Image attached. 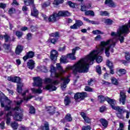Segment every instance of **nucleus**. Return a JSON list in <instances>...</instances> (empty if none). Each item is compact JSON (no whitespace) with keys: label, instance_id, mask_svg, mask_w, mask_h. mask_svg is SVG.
<instances>
[{"label":"nucleus","instance_id":"f257e3e1","mask_svg":"<svg viewBox=\"0 0 130 130\" xmlns=\"http://www.w3.org/2000/svg\"><path fill=\"white\" fill-rule=\"evenodd\" d=\"M56 68L58 70L59 72H56V69L55 67L52 66L51 67L50 72L51 73V76L53 73L54 74V77L55 78H60V80L63 81V83L61 84V88L62 90H64L67 86V85L69 83L70 80L69 79V76L67 77H62L63 74L66 73L68 70H71L74 74H77V73H85V58L80 59L73 66H69L66 68V70H63L62 67H61L60 63H57L56 64Z\"/></svg>","mask_w":130,"mask_h":130},{"label":"nucleus","instance_id":"f03ea898","mask_svg":"<svg viewBox=\"0 0 130 130\" xmlns=\"http://www.w3.org/2000/svg\"><path fill=\"white\" fill-rule=\"evenodd\" d=\"M71 13L68 11H60L58 13H53L52 15H50L49 17H47L46 14L41 13V16L43 18L44 21H50L51 22H55L59 20V17H68L70 16Z\"/></svg>","mask_w":130,"mask_h":130},{"label":"nucleus","instance_id":"7ed1b4c3","mask_svg":"<svg viewBox=\"0 0 130 130\" xmlns=\"http://www.w3.org/2000/svg\"><path fill=\"white\" fill-rule=\"evenodd\" d=\"M130 20L128 23L121 25L118 28V38L120 43H123L124 37L130 32Z\"/></svg>","mask_w":130,"mask_h":130},{"label":"nucleus","instance_id":"20e7f679","mask_svg":"<svg viewBox=\"0 0 130 130\" xmlns=\"http://www.w3.org/2000/svg\"><path fill=\"white\" fill-rule=\"evenodd\" d=\"M59 82L60 81L59 80H54L53 81L50 78H46L45 83L46 86L44 87V89H47V90H49V91H55L57 89L56 85L59 84Z\"/></svg>","mask_w":130,"mask_h":130},{"label":"nucleus","instance_id":"39448f33","mask_svg":"<svg viewBox=\"0 0 130 130\" xmlns=\"http://www.w3.org/2000/svg\"><path fill=\"white\" fill-rule=\"evenodd\" d=\"M8 80L12 81V82H16L17 84V90L18 93H21L22 89V87L23 86V83L21 82V79L20 77L9 76L8 77Z\"/></svg>","mask_w":130,"mask_h":130},{"label":"nucleus","instance_id":"423d86ee","mask_svg":"<svg viewBox=\"0 0 130 130\" xmlns=\"http://www.w3.org/2000/svg\"><path fill=\"white\" fill-rule=\"evenodd\" d=\"M1 106V107H5V110H10L11 109L10 105L12 101L8 98L6 96L5 97H0ZM7 103L8 105H7Z\"/></svg>","mask_w":130,"mask_h":130},{"label":"nucleus","instance_id":"0eeeda50","mask_svg":"<svg viewBox=\"0 0 130 130\" xmlns=\"http://www.w3.org/2000/svg\"><path fill=\"white\" fill-rule=\"evenodd\" d=\"M34 3V0H27L26 2L24 1V4L26 6H32V7L31 9V15L34 16V17H38L39 15V12L38 10H37L35 7Z\"/></svg>","mask_w":130,"mask_h":130},{"label":"nucleus","instance_id":"6e6552de","mask_svg":"<svg viewBox=\"0 0 130 130\" xmlns=\"http://www.w3.org/2000/svg\"><path fill=\"white\" fill-rule=\"evenodd\" d=\"M126 91L125 90H121L120 92L119 95V101L120 103H122V104H125V102L126 100L127 96L126 95Z\"/></svg>","mask_w":130,"mask_h":130},{"label":"nucleus","instance_id":"1a4fd4ad","mask_svg":"<svg viewBox=\"0 0 130 130\" xmlns=\"http://www.w3.org/2000/svg\"><path fill=\"white\" fill-rule=\"evenodd\" d=\"M80 49L79 47H76V48L73 49L72 53L67 55L68 58L71 59V60H76V57L75 56L76 52L80 50Z\"/></svg>","mask_w":130,"mask_h":130},{"label":"nucleus","instance_id":"9d476101","mask_svg":"<svg viewBox=\"0 0 130 130\" xmlns=\"http://www.w3.org/2000/svg\"><path fill=\"white\" fill-rule=\"evenodd\" d=\"M33 80L34 82L33 83L34 86L42 87L43 85V80L40 77H34Z\"/></svg>","mask_w":130,"mask_h":130},{"label":"nucleus","instance_id":"9b49d317","mask_svg":"<svg viewBox=\"0 0 130 130\" xmlns=\"http://www.w3.org/2000/svg\"><path fill=\"white\" fill-rule=\"evenodd\" d=\"M111 106L113 109H114L115 110H117L119 113L122 112V109L119 106H116L115 104L116 103V101L115 100V99H111Z\"/></svg>","mask_w":130,"mask_h":130},{"label":"nucleus","instance_id":"f8f14e48","mask_svg":"<svg viewBox=\"0 0 130 130\" xmlns=\"http://www.w3.org/2000/svg\"><path fill=\"white\" fill-rule=\"evenodd\" d=\"M87 96V92H82L80 93V92H77L75 94L74 98L76 101H78V99L82 100L84 99L85 97Z\"/></svg>","mask_w":130,"mask_h":130},{"label":"nucleus","instance_id":"ddd939ff","mask_svg":"<svg viewBox=\"0 0 130 130\" xmlns=\"http://www.w3.org/2000/svg\"><path fill=\"white\" fill-rule=\"evenodd\" d=\"M98 99L101 103H103L104 101H105V100H106V101H107V102L108 103H109V104H110V105H111V99L109 98V97H108V96L104 97V96H103V95H99Z\"/></svg>","mask_w":130,"mask_h":130},{"label":"nucleus","instance_id":"4468645a","mask_svg":"<svg viewBox=\"0 0 130 130\" xmlns=\"http://www.w3.org/2000/svg\"><path fill=\"white\" fill-rule=\"evenodd\" d=\"M58 55L57 51H56V50H52L50 53V58L53 61H56Z\"/></svg>","mask_w":130,"mask_h":130},{"label":"nucleus","instance_id":"2eb2a0df","mask_svg":"<svg viewBox=\"0 0 130 130\" xmlns=\"http://www.w3.org/2000/svg\"><path fill=\"white\" fill-rule=\"evenodd\" d=\"M35 62L34 60L31 59L30 60H28V61L27 62V66L28 69H30V70H32L34 69L35 67Z\"/></svg>","mask_w":130,"mask_h":130},{"label":"nucleus","instance_id":"dca6fc26","mask_svg":"<svg viewBox=\"0 0 130 130\" xmlns=\"http://www.w3.org/2000/svg\"><path fill=\"white\" fill-rule=\"evenodd\" d=\"M35 53L32 51H29L28 53H26L25 56H24L23 59L24 61H26L29 58H33L34 57Z\"/></svg>","mask_w":130,"mask_h":130},{"label":"nucleus","instance_id":"f3484780","mask_svg":"<svg viewBox=\"0 0 130 130\" xmlns=\"http://www.w3.org/2000/svg\"><path fill=\"white\" fill-rule=\"evenodd\" d=\"M83 25V22L81 20H76L75 23L73 25L71 26V28H78L81 25Z\"/></svg>","mask_w":130,"mask_h":130},{"label":"nucleus","instance_id":"a211bd4d","mask_svg":"<svg viewBox=\"0 0 130 130\" xmlns=\"http://www.w3.org/2000/svg\"><path fill=\"white\" fill-rule=\"evenodd\" d=\"M22 113H19L18 112H16L13 115V119L14 120H21L22 118Z\"/></svg>","mask_w":130,"mask_h":130},{"label":"nucleus","instance_id":"6ab92c4d","mask_svg":"<svg viewBox=\"0 0 130 130\" xmlns=\"http://www.w3.org/2000/svg\"><path fill=\"white\" fill-rule=\"evenodd\" d=\"M105 4L108 5L110 8H115L116 7V4L112 0H106Z\"/></svg>","mask_w":130,"mask_h":130},{"label":"nucleus","instance_id":"aec40b11","mask_svg":"<svg viewBox=\"0 0 130 130\" xmlns=\"http://www.w3.org/2000/svg\"><path fill=\"white\" fill-rule=\"evenodd\" d=\"M80 114L86 122H87L88 123H90L91 122L90 118L87 116V114H86L85 112H80Z\"/></svg>","mask_w":130,"mask_h":130},{"label":"nucleus","instance_id":"412c9836","mask_svg":"<svg viewBox=\"0 0 130 130\" xmlns=\"http://www.w3.org/2000/svg\"><path fill=\"white\" fill-rule=\"evenodd\" d=\"M23 50V47L21 45H18V46H17L15 49V53L17 55H20V54L22 53Z\"/></svg>","mask_w":130,"mask_h":130},{"label":"nucleus","instance_id":"4be33fe9","mask_svg":"<svg viewBox=\"0 0 130 130\" xmlns=\"http://www.w3.org/2000/svg\"><path fill=\"white\" fill-rule=\"evenodd\" d=\"M100 121L101 123H102L103 126L105 127V128H106L108 125V121L106 119H105L104 118H101L100 119Z\"/></svg>","mask_w":130,"mask_h":130},{"label":"nucleus","instance_id":"5701e85b","mask_svg":"<svg viewBox=\"0 0 130 130\" xmlns=\"http://www.w3.org/2000/svg\"><path fill=\"white\" fill-rule=\"evenodd\" d=\"M5 39V41L6 42H9L10 40V37L9 36V35L5 34L4 36H3L2 35H0V40H3Z\"/></svg>","mask_w":130,"mask_h":130},{"label":"nucleus","instance_id":"b1692460","mask_svg":"<svg viewBox=\"0 0 130 130\" xmlns=\"http://www.w3.org/2000/svg\"><path fill=\"white\" fill-rule=\"evenodd\" d=\"M12 115V111H9L8 113L6 114V123L7 124H10L11 122V117L10 116H11Z\"/></svg>","mask_w":130,"mask_h":130},{"label":"nucleus","instance_id":"393cba45","mask_svg":"<svg viewBox=\"0 0 130 130\" xmlns=\"http://www.w3.org/2000/svg\"><path fill=\"white\" fill-rule=\"evenodd\" d=\"M28 89H27V90H25V91H24V92H23V93H21L22 95L23 96V98L24 99V100H25L26 101H28V100L29 99H31V98H32V97H33V96H32L31 95H29V96H27V97H25V95L26 94V93H28Z\"/></svg>","mask_w":130,"mask_h":130},{"label":"nucleus","instance_id":"a878e982","mask_svg":"<svg viewBox=\"0 0 130 130\" xmlns=\"http://www.w3.org/2000/svg\"><path fill=\"white\" fill-rule=\"evenodd\" d=\"M55 107H51V106H49L48 107V112L51 114H54V113H55Z\"/></svg>","mask_w":130,"mask_h":130},{"label":"nucleus","instance_id":"bb28decb","mask_svg":"<svg viewBox=\"0 0 130 130\" xmlns=\"http://www.w3.org/2000/svg\"><path fill=\"white\" fill-rule=\"evenodd\" d=\"M84 21H87V22H89L90 23H92L93 24H99V22L98 21H95V20H90L87 17H83Z\"/></svg>","mask_w":130,"mask_h":130},{"label":"nucleus","instance_id":"cd10ccee","mask_svg":"<svg viewBox=\"0 0 130 130\" xmlns=\"http://www.w3.org/2000/svg\"><path fill=\"white\" fill-rule=\"evenodd\" d=\"M26 106L29 107V113L34 114L36 112V109L34 106L30 104H26Z\"/></svg>","mask_w":130,"mask_h":130},{"label":"nucleus","instance_id":"c85d7f7f","mask_svg":"<svg viewBox=\"0 0 130 130\" xmlns=\"http://www.w3.org/2000/svg\"><path fill=\"white\" fill-rule=\"evenodd\" d=\"M67 58H68V55L67 56H62L60 59L61 63H67L68 62Z\"/></svg>","mask_w":130,"mask_h":130},{"label":"nucleus","instance_id":"c756f323","mask_svg":"<svg viewBox=\"0 0 130 130\" xmlns=\"http://www.w3.org/2000/svg\"><path fill=\"white\" fill-rule=\"evenodd\" d=\"M11 127L13 128V129H17L18 127V123L16 122V121H14L13 122H11Z\"/></svg>","mask_w":130,"mask_h":130},{"label":"nucleus","instance_id":"7c9ffc66","mask_svg":"<svg viewBox=\"0 0 130 130\" xmlns=\"http://www.w3.org/2000/svg\"><path fill=\"white\" fill-rule=\"evenodd\" d=\"M72 117L71 116V114H70V113H68L67 114H66V116H65V120L67 121H72Z\"/></svg>","mask_w":130,"mask_h":130},{"label":"nucleus","instance_id":"2f4dec72","mask_svg":"<svg viewBox=\"0 0 130 130\" xmlns=\"http://www.w3.org/2000/svg\"><path fill=\"white\" fill-rule=\"evenodd\" d=\"M111 80L113 84H114V85H118L119 84L118 80H117L116 78H115V77H112Z\"/></svg>","mask_w":130,"mask_h":130},{"label":"nucleus","instance_id":"473e14b6","mask_svg":"<svg viewBox=\"0 0 130 130\" xmlns=\"http://www.w3.org/2000/svg\"><path fill=\"white\" fill-rule=\"evenodd\" d=\"M85 16H92V17H94V13L93 11H86L85 13Z\"/></svg>","mask_w":130,"mask_h":130},{"label":"nucleus","instance_id":"72a5a7b5","mask_svg":"<svg viewBox=\"0 0 130 130\" xmlns=\"http://www.w3.org/2000/svg\"><path fill=\"white\" fill-rule=\"evenodd\" d=\"M49 6H50V2H49V1H48V2H46V3H43V4H42V7L43 9H45V8L49 7Z\"/></svg>","mask_w":130,"mask_h":130},{"label":"nucleus","instance_id":"f704fd0d","mask_svg":"<svg viewBox=\"0 0 130 130\" xmlns=\"http://www.w3.org/2000/svg\"><path fill=\"white\" fill-rule=\"evenodd\" d=\"M41 129L49 130V124L48 122H46L44 126H41Z\"/></svg>","mask_w":130,"mask_h":130},{"label":"nucleus","instance_id":"c9c22d12","mask_svg":"<svg viewBox=\"0 0 130 130\" xmlns=\"http://www.w3.org/2000/svg\"><path fill=\"white\" fill-rule=\"evenodd\" d=\"M38 68L39 70L42 71V72H47V69L45 66H40Z\"/></svg>","mask_w":130,"mask_h":130},{"label":"nucleus","instance_id":"e433bc0d","mask_svg":"<svg viewBox=\"0 0 130 130\" xmlns=\"http://www.w3.org/2000/svg\"><path fill=\"white\" fill-rule=\"evenodd\" d=\"M64 102L66 105H68L69 104H70V103L71 102V100H70V99L69 98V97H68V96H66L64 100Z\"/></svg>","mask_w":130,"mask_h":130},{"label":"nucleus","instance_id":"4c0bfd02","mask_svg":"<svg viewBox=\"0 0 130 130\" xmlns=\"http://www.w3.org/2000/svg\"><path fill=\"white\" fill-rule=\"evenodd\" d=\"M107 66H108V67L110 68V71L112 69V68H113V64L112 62H111V61H110L109 60H107Z\"/></svg>","mask_w":130,"mask_h":130},{"label":"nucleus","instance_id":"58836bf2","mask_svg":"<svg viewBox=\"0 0 130 130\" xmlns=\"http://www.w3.org/2000/svg\"><path fill=\"white\" fill-rule=\"evenodd\" d=\"M31 91L33 93H42V90L41 88H38V89H36V88H31Z\"/></svg>","mask_w":130,"mask_h":130},{"label":"nucleus","instance_id":"ea45409f","mask_svg":"<svg viewBox=\"0 0 130 130\" xmlns=\"http://www.w3.org/2000/svg\"><path fill=\"white\" fill-rule=\"evenodd\" d=\"M126 73V70L125 69H119V70L118 71V74L119 75H121L122 74H125Z\"/></svg>","mask_w":130,"mask_h":130},{"label":"nucleus","instance_id":"a19ab883","mask_svg":"<svg viewBox=\"0 0 130 130\" xmlns=\"http://www.w3.org/2000/svg\"><path fill=\"white\" fill-rule=\"evenodd\" d=\"M14 110H16L17 111H20V112H23L24 110L22 109L20 106H16L15 108H14Z\"/></svg>","mask_w":130,"mask_h":130},{"label":"nucleus","instance_id":"79ce46f5","mask_svg":"<svg viewBox=\"0 0 130 130\" xmlns=\"http://www.w3.org/2000/svg\"><path fill=\"white\" fill-rule=\"evenodd\" d=\"M126 59L128 62H130V53L129 52H126L125 55Z\"/></svg>","mask_w":130,"mask_h":130},{"label":"nucleus","instance_id":"37998d69","mask_svg":"<svg viewBox=\"0 0 130 130\" xmlns=\"http://www.w3.org/2000/svg\"><path fill=\"white\" fill-rule=\"evenodd\" d=\"M92 33L94 34V35H99L100 34H103L104 32L103 31H101V30H99V29H96L95 30H93Z\"/></svg>","mask_w":130,"mask_h":130},{"label":"nucleus","instance_id":"c03bdc74","mask_svg":"<svg viewBox=\"0 0 130 130\" xmlns=\"http://www.w3.org/2000/svg\"><path fill=\"white\" fill-rule=\"evenodd\" d=\"M96 71L97 73H98V74H99V75L102 74L101 67L100 66H96Z\"/></svg>","mask_w":130,"mask_h":130},{"label":"nucleus","instance_id":"a18cd8bd","mask_svg":"<svg viewBox=\"0 0 130 130\" xmlns=\"http://www.w3.org/2000/svg\"><path fill=\"white\" fill-rule=\"evenodd\" d=\"M16 35L18 38H21L23 36V32L22 31H20L19 30H17L16 32Z\"/></svg>","mask_w":130,"mask_h":130},{"label":"nucleus","instance_id":"49530a36","mask_svg":"<svg viewBox=\"0 0 130 130\" xmlns=\"http://www.w3.org/2000/svg\"><path fill=\"white\" fill-rule=\"evenodd\" d=\"M16 11L14 8H12L9 10L8 13L10 15H13V14H15Z\"/></svg>","mask_w":130,"mask_h":130},{"label":"nucleus","instance_id":"de8ad7c7","mask_svg":"<svg viewBox=\"0 0 130 130\" xmlns=\"http://www.w3.org/2000/svg\"><path fill=\"white\" fill-rule=\"evenodd\" d=\"M50 36L51 37H54L55 38H57V37H59V34L58 32H52V34H50Z\"/></svg>","mask_w":130,"mask_h":130},{"label":"nucleus","instance_id":"09e8293b","mask_svg":"<svg viewBox=\"0 0 130 130\" xmlns=\"http://www.w3.org/2000/svg\"><path fill=\"white\" fill-rule=\"evenodd\" d=\"M101 35H102V34H99L98 35V36H96V37H95L94 38V40L95 41H100L101 40H102V36H101Z\"/></svg>","mask_w":130,"mask_h":130},{"label":"nucleus","instance_id":"8fccbe9b","mask_svg":"<svg viewBox=\"0 0 130 130\" xmlns=\"http://www.w3.org/2000/svg\"><path fill=\"white\" fill-rule=\"evenodd\" d=\"M85 91H88V92H92L93 89L90 86H85Z\"/></svg>","mask_w":130,"mask_h":130},{"label":"nucleus","instance_id":"3c124183","mask_svg":"<svg viewBox=\"0 0 130 130\" xmlns=\"http://www.w3.org/2000/svg\"><path fill=\"white\" fill-rule=\"evenodd\" d=\"M109 13L108 12H101L100 15L101 16H109Z\"/></svg>","mask_w":130,"mask_h":130},{"label":"nucleus","instance_id":"603ef678","mask_svg":"<svg viewBox=\"0 0 130 130\" xmlns=\"http://www.w3.org/2000/svg\"><path fill=\"white\" fill-rule=\"evenodd\" d=\"M88 8H87V7H86V6H81V11L82 12H86V10L88 9Z\"/></svg>","mask_w":130,"mask_h":130},{"label":"nucleus","instance_id":"864d4df0","mask_svg":"<svg viewBox=\"0 0 130 130\" xmlns=\"http://www.w3.org/2000/svg\"><path fill=\"white\" fill-rule=\"evenodd\" d=\"M91 127L90 125H86V126H84L82 127V130H90Z\"/></svg>","mask_w":130,"mask_h":130},{"label":"nucleus","instance_id":"5fc2aeb1","mask_svg":"<svg viewBox=\"0 0 130 130\" xmlns=\"http://www.w3.org/2000/svg\"><path fill=\"white\" fill-rule=\"evenodd\" d=\"M6 7H7L6 4H3V3H0V8L1 9H3L4 10V9H5Z\"/></svg>","mask_w":130,"mask_h":130},{"label":"nucleus","instance_id":"6e6d98bb","mask_svg":"<svg viewBox=\"0 0 130 130\" xmlns=\"http://www.w3.org/2000/svg\"><path fill=\"white\" fill-rule=\"evenodd\" d=\"M4 48L5 50H9L10 49V44H4Z\"/></svg>","mask_w":130,"mask_h":130},{"label":"nucleus","instance_id":"4d7b16f0","mask_svg":"<svg viewBox=\"0 0 130 130\" xmlns=\"http://www.w3.org/2000/svg\"><path fill=\"white\" fill-rule=\"evenodd\" d=\"M106 22H107L109 24H111V23H112L113 21V20H112V19H110V18H107V19H106Z\"/></svg>","mask_w":130,"mask_h":130},{"label":"nucleus","instance_id":"13d9d810","mask_svg":"<svg viewBox=\"0 0 130 130\" xmlns=\"http://www.w3.org/2000/svg\"><path fill=\"white\" fill-rule=\"evenodd\" d=\"M123 126H124L123 123H122L121 122H120V123H119V127L118 129V130H124V129H123Z\"/></svg>","mask_w":130,"mask_h":130},{"label":"nucleus","instance_id":"bf43d9fd","mask_svg":"<svg viewBox=\"0 0 130 130\" xmlns=\"http://www.w3.org/2000/svg\"><path fill=\"white\" fill-rule=\"evenodd\" d=\"M23 99H20V100H17L16 103L17 105H20L21 103L23 102Z\"/></svg>","mask_w":130,"mask_h":130},{"label":"nucleus","instance_id":"052dcab7","mask_svg":"<svg viewBox=\"0 0 130 130\" xmlns=\"http://www.w3.org/2000/svg\"><path fill=\"white\" fill-rule=\"evenodd\" d=\"M32 34H30V33L27 34V40H31V39H32Z\"/></svg>","mask_w":130,"mask_h":130},{"label":"nucleus","instance_id":"680f3d73","mask_svg":"<svg viewBox=\"0 0 130 130\" xmlns=\"http://www.w3.org/2000/svg\"><path fill=\"white\" fill-rule=\"evenodd\" d=\"M68 5L71 7V8H75V4L72 3V2H69L68 3Z\"/></svg>","mask_w":130,"mask_h":130},{"label":"nucleus","instance_id":"e2e57ef3","mask_svg":"<svg viewBox=\"0 0 130 130\" xmlns=\"http://www.w3.org/2000/svg\"><path fill=\"white\" fill-rule=\"evenodd\" d=\"M106 109V108L105 106H102V107H101L100 109V111H101V112H103L104 111H105Z\"/></svg>","mask_w":130,"mask_h":130},{"label":"nucleus","instance_id":"0e129e2a","mask_svg":"<svg viewBox=\"0 0 130 130\" xmlns=\"http://www.w3.org/2000/svg\"><path fill=\"white\" fill-rule=\"evenodd\" d=\"M49 41H50V42L52 43V44H55V43H56L57 42V40H56V39H50Z\"/></svg>","mask_w":130,"mask_h":130},{"label":"nucleus","instance_id":"69168bd1","mask_svg":"<svg viewBox=\"0 0 130 130\" xmlns=\"http://www.w3.org/2000/svg\"><path fill=\"white\" fill-rule=\"evenodd\" d=\"M93 83V79H90L88 81V84L89 85H92Z\"/></svg>","mask_w":130,"mask_h":130},{"label":"nucleus","instance_id":"338daca9","mask_svg":"<svg viewBox=\"0 0 130 130\" xmlns=\"http://www.w3.org/2000/svg\"><path fill=\"white\" fill-rule=\"evenodd\" d=\"M54 5H56V6H58V5H59L60 4V1H58V0H55L54 2Z\"/></svg>","mask_w":130,"mask_h":130},{"label":"nucleus","instance_id":"774afa93","mask_svg":"<svg viewBox=\"0 0 130 130\" xmlns=\"http://www.w3.org/2000/svg\"><path fill=\"white\" fill-rule=\"evenodd\" d=\"M27 29H28L27 26H22L21 28V30L25 31V30H27Z\"/></svg>","mask_w":130,"mask_h":130}]
</instances>
